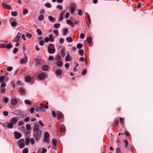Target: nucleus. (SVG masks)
Returning <instances> with one entry per match:
<instances>
[{"label": "nucleus", "instance_id": "f257e3e1", "mask_svg": "<svg viewBox=\"0 0 153 153\" xmlns=\"http://www.w3.org/2000/svg\"><path fill=\"white\" fill-rule=\"evenodd\" d=\"M33 128V136L36 140L37 141L39 140L41 138L42 132L39 129V127L38 125L35 124Z\"/></svg>", "mask_w": 153, "mask_h": 153}, {"label": "nucleus", "instance_id": "f03ea898", "mask_svg": "<svg viewBox=\"0 0 153 153\" xmlns=\"http://www.w3.org/2000/svg\"><path fill=\"white\" fill-rule=\"evenodd\" d=\"M48 51L49 53L53 54L56 51L54 45L52 44H49L48 48Z\"/></svg>", "mask_w": 153, "mask_h": 153}, {"label": "nucleus", "instance_id": "7ed1b4c3", "mask_svg": "<svg viewBox=\"0 0 153 153\" xmlns=\"http://www.w3.org/2000/svg\"><path fill=\"white\" fill-rule=\"evenodd\" d=\"M34 79L33 77H31L29 76H27L25 77V81L26 82H29L30 81L32 82L33 83L34 82Z\"/></svg>", "mask_w": 153, "mask_h": 153}, {"label": "nucleus", "instance_id": "20e7f679", "mask_svg": "<svg viewBox=\"0 0 153 153\" xmlns=\"http://www.w3.org/2000/svg\"><path fill=\"white\" fill-rule=\"evenodd\" d=\"M28 61V57L25 54L24 57L21 59L20 64L21 65L24 64L26 63Z\"/></svg>", "mask_w": 153, "mask_h": 153}, {"label": "nucleus", "instance_id": "39448f33", "mask_svg": "<svg viewBox=\"0 0 153 153\" xmlns=\"http://www.w3.org/2000/svg\"><path fill=\"white\" fill-rule=\"evenodd\" d=\"M21 36V33H18L17 35L14 38L13 40V42H18L20 39Z\"/></svg>", "mask_w": 153, "mask_h": 153}, {"label": "nucleus", "instance_id": "423d86ee", "mask_svg": "<svg viewBox=\"0 0 153 153\" xmlns=\"http://www.w3.org/2000/svg\"><path fill=\"white\" fill-rule=\"evenodd\" d=\"M14 134L15 138L17 139L20 138L22 136V134L20 133L17 131H15Z\"/></svg>", "mask_w": 153, "mask_h": 153}, {"label": "nucleus", "instance_id": "0eeeda50", "mask_svg": "<svg viewBox=\"0 0 153 153\" xmlns=\"http://www.w3.org/2000/svg\"><path fill=\"white\" fill-rule=\"evenodd\" d=\"M19 142H23L22 143H20L19 144V148H23L25 146V144L24 143V140L23 139H21L19 140Z\"/></svg>", "mask_w": 153, "mask_h": 153}, {"label": "nucleus", "instance_id": "6e6552de", "mask_svg": "<svg viewBox=\"0 0 153 153\" xmlns=\"http://www.w3.org/2000/svg\"><path fill=\"white\" fill-rule=\"evenodd\" d=\"M57 116L58 119L60 120L63 117V114L62 112L59 111L57 114Z\"/></svg>", "mask_w": 153, "mask_h": 153}, {"label": "nucleus", "instance_id": "1a4fd4ad", "mask_svg": "<svg viewBox=\"0 0 153 153\" xmlns=\"http://www.w3.org/2000/svg\"><path fill=\"white\" fill-rule=\"evenodd\" d=\"M2 6L3 7L6 9H11V7L10 5L7 4L5 3H2Z\"/></svg>", "mask_w": 153, "mask_h": 153}, {"label": "nucleus", "instance_id": "9d476101", "mask_svg": "<svg viewBox=\"0 0 153 153\" xmlns=\"http://www.w3.org/2000/svg\"><path fill=\"white\" fill-rule=\"evenodd\" d=\"M38 77L40 80H42L44 79L45 77V75L43 73L39 74Z\"/></svg>", "mask_w": 153, "mask_h": 153}, {"label": "nucleus", "instance_id": "9b49d317", "mask_svg": "<svg viewBox=\"0 0 153 153\" xmlns=\"http://www.w3.org/2000/svg\"><path fill=\"white\" fill-rule=\"evenodd\" d=\"M62 71L60 69H57L55 72V74L57 76H59L62 75Z\"/></svg>", "mask_w": 153, "mask_h": 153}, {"label": "nucleus", "instance_id": "f8f14e48", "mask_svg": "<svg viewBox=\"0 0 153 153\" xmlns=\"http://www.w3.org/2000/svg\"><path fill=\"white\" fill-rule=\"evenodd\" d=\"M61 131L62 133H64L65 132L66 128L65 126L63 124L61 125L60 126Z\"/></svg>", "mask_w": 153, "mask_h": 153}, {"label": "nucleus", "instance_id": "ddd939ff", "mask_svg": "<svg viewBox=\"0 0 153 153\" xmlns=\"http://www.w3.org/2000/svg\"><path fill=\"white\" fill-rule=\"evenodd\" d=\"M65 10H62L60 14V16L59 18V20L60 21H62L63 19V16L64 14L65 13Z\"/></svg>", "mask_w": 153, "mask_h": 153}, {"label": "nucleus", "instance_id": "4468645a", "mask_svg": "<svg viewBox=\"0 0 153 153\" xmlns=\"http://www.w3.org/2000/svg\"><path fill=\"white\" fill-rule=\"evenodd\" d=\"M65 48H63L60 51V53L61 55V56L63 57H64L65 56Z\"/></svg>", "mask_w": 153, "mask_h": 153}, {"label": "nucleus", "instance_id": "2eb2a0df", "mask_svg": "<svg viewBox=\"0 0 153 153\" xmlns=\"http://www.w3.org/2000/svg\"><path fill=\"white\" fill-rule=\"evenodd\" d=\"M66 23L67 24L71 25L73 27H74L75 26V25L73 22L70 20H67Z\"/></svg>", "mask_w": 153, "mask_h": 153}, {"label": "nucleus", "instance_id": "dca6fc26", "mask_svg": "<svg viewBox=\"0 0 153 153\" xmlns=\"http://www.w3.org/2000/svg\"><path fill=\"white\" fill-rule=\"evenodd\" d=\"M48 18L50 21L52 22H54L56 21L55 19L51 16H48Z\"/></svg>", "mask_w": 153, "mask_h": 153}, {"label": "nucleus", "instance_id": "f3484780", "mask_svg": "<svg viewBox=\"0 0 153 153\" xmlns=\"http://www.w3.org/2000/svg\"><path fill=\"white\" fill-rule=\"evenodd\" d=\"M17 103L16 100L15 98H13L11 100V103L13 105H15Z\"/></svg>", "mask_w": 153, "mask_h": 153}, {"label": "nucleus", "instance_id": "a211bd4d", "mask_svg": "<svg viewBox=\"0 0 153 153\" xmlns=\"http://www.w3.org/2000/svg\"><path fill=\"white\" fill-rule=\"evenodd\" d=\"M19 91L20 93L21 94V95L24 94L25 92V90L22 88H19Z\"/></svg>", "mask_w": 153, "mask_h": 153}, {"label": "nucleus", "instance_id": "6ab92c4d", "mask_svg": "<svg viewBox=\"0 0 153 153\" xmlns=\"http://www.w3.org/2000/svg\"><path fill=\"white\" fill-rule=\"evenodd\" d=\"M11 122L13 124H15L17 122L16 118L15 117L13 118L11 120Z\"/></svg>", "mask_w": 153, "mask_h": 153}, {"label": "nucleus", "instance_id": "aec40b11", "mask_svg": "<svg viewBox=\"0 0 153 153\" xmlns=\"http://www.w3.org/2000/svg\"><path fill=\"white\" fill-rule=\"evenodd\" d=\"M68 30L67 28H65L63 29V35H65L68 33Z\"/></svg>", "mask_w": 153, "mask_h": 153}, {"label": "nucleus", "instance_id": "412c9836", "mask_svg": "<svg viewBox=\"0 0 153 153\" xmlns=\"http://www.w3.org/2000/svg\"><path fill=\"white\" fill-rule=\"evenodd\" d=\"M7 127L9 128H12L13 127V124L11 123H8L7 125Z\"/></svg>", "mask_w": 153, "mask_h": 153}, {"label": "nucleus", "instance_id": "4be33fe9", "mask_svg": "<svg viewBox=\"0 0 153 153\" xmlns=\"http://www.w3.org/2000/svg\"><path fill=\"white\" fill-rule=\"evenodd\" d=\"M36 111H44V109L41 106H39L36 108Z\"/></svg>", "mask_w": 153, "mask_h": 153}, {"label": "nucleus", "instance_id": "5701e85b", "mask_svg": "<svg viewBox=\"0 0 153 153\" xmlns=\"http://www.w3.org/2000/svg\"><path fill=\"white\" fill-rule=\"evenodd\" d=\"M56 65L59 67H61L63 65V63L61 61H58L56 62Z\"/></svg>", "mask_w": 153, "mask_h": 153}, {"label": "nucleus", "instance_id": "b1692460", "mask_svg": "<svg viewBox=\"0 0 153 153\" xmlns=\"http://www.w3.org/2000/svg\"><path fill=\"white\" fill-rule=\"evenodd\" d=\"M49 40L50 42H53L54 41V39L52 35H50L49 36Z\"/></svg>", "mask_w": 153, "mask_h": 153}, {"label": "nucleus", "instance_id": "393cba45", "mask_svg": "<svg viewBox=\"0 0 153 153\" xmlns=\"http://www.w3.org/2000/svg\"><path fill=\"white\" fill-rule=\"evenodd\" d=\"M48 68V66L47 65H44L42 67V70L44 71H47Z\"/></svg>", "mask_w": 153, "mask_h": 153}, {"label": "nucleus", "instance_id": "a878e982", "mask_svg": "<svg viewBox=\"0 0 153 153\" xmlns=\"http://www.w3.org/2000/svg\"><path fill=\"white\" fill-rule=\"evenodd\" d=\"M44 16L42 14L40 15L38 17V19L40 21L43 20L44 19Z\"/></svg>", "mask_w": 153, "mask_h": 153}, {"label": "nucleus", "instance_id": "bb28decb", "mask_svg": "<svg viewBox=\"0 0 153 153\" xmlns=\"http://www.w3.org/2000/svg\"><path fill=\"white\" fill-rule=\"evenodd\" d=\"M114 123L116 126H118L119 123V121L117 118H116L114 119Z\"/></svg>", "mask_w": 153, "mask_h": 153}, {"label": "nucleus", "instance_id": "cd10ccee", "mask_svg": "<svg viewBox=\"0 0 153 153\" xmlns=\"http://www.w3.org/2000/svg\"><path fill=\"white\" fill-rule=\"evenodd\" d=\"M66 40L67 41L69 42H71L73 41V39L71 37H68L66 38Z\"/></svg>", "mask_w": 153, "mask_h": 153}, {"label": "nucleus", "instance_id": "c85d7f7f", "mask_svg": "<svg viewBox=\"0 0 153 153\" xmlns=\"http://www.w3.org/2000/svg\"><path fill=\"white\" fill-rule=\"evenodd\" d=\"M78 53L80 56H82L84 53V51L82 49H80L79 50Z\"/></svg>", "mask_w": 153, "mask_h": 153}, {"label": "nucleus", "instance_id": "c756f323", "mask_svg": "<svg viewBox=\"0 0 153 153\" xmlns=\"http://www.w3.org/2000/svg\"><path fill=\"white\" fill-rule=\"evenodd\" d=\"M13 47V45L10 44L6 45V48L7 49H10Z\"/></svg>", "mask_w": 153, "mask_h": 153}, {"label": "nucleus", "instance_id": "7c9ffc66", "mask_svg": "<svg viewBox=\"0 0 153 153\" xmlns=\"http://www.w3.org/2000/svg\"><path fill=\"white\" fill-rule=\"evenodd\" d=\"M92 40V38L90 36H89L87 38V40L88 43L90 44Z\"/></svg>", "mask_w": 153, "mask_h": 153}, {"label": "nucleus", "instance_id": "2f4dec72", "mask_svg": "<svg viewBox=\"0 0 153 153\" xmlns=\"http://www.w3.org/2000/svg\"><path fill=\"white\" fill-rule=\"evenodd\" d=\"M120 122L122 124H124V118H123L120 117Z\"/></svg>", "mask_w": 153, "mask_h": 153}, {"label": "nucleus", "instance_id": "473e14b6", "mask_svg": "<svg viewBox=\"0 0 153 153\" xmlns=\"http://www.w3.org/2000/svg\"><path fill=\"white\" fill-rule=\"evenodd\" d=\"M124 142L125 143V147L127 148L128 144V140L126 139H124Z\"/></svg>", "mask_w": 153, "mask_h": 153}, {"label": "nucleus", "instance_id": "72a5a7b5", "mask_svg": "<svg viewBox=\"0 0 153 153\" xmlns=\"http://www.w3.org/2000/svg\"><path fill=\"white\" fill-rule=\"evenodd\" d=\"M52 143H53V145L54 146H56V144H57L56 140L55 139L53 138L52 140Z\"/></svg>", "mask_w": 153, "mask_h": 153}, {"label": "nucleus", "instance_id": "f704fd0d", "mask_svg": "<svg viewBox=\"0 0 153 153\" xmlns=\"http://www.w3.org/2000/svg\"><path fill=\"white\" fill-rule=\"evenodd\" d=\"M60 26V24L59 23L55 24L54 25V27L55 28L57 29L59 28Z\"/></svg>", "mask_w": 153, "mask_h": 153}, {"label": "nucleus", "instance_id": "c9c22d12", "mask_svg": "<svg viewBox=\"0 0 153 153\" xmlns=\"http://www.w3.org/2000/svg\"><path fill=\"white\" fill-rule=\"evenodd\" d=\"M45 6H46L48 8H50L51 7V4L49 3H45Z\"/></svg>", "mask_w": 153, "mask_h": 153}, {"label": "nucleus", "instance_id": "e433bc0d", "mask_svg": "<svg viewBox=\"0 0 153 153\" xmlns=\"http://www.w3.org/2000/svg\"><path fill=\"white\" fill-rule=\"evenodd\" d=\"M76 47L78 49H80L82 47V45L81 44L78 43Z\"/></svg>", "mask_w": 153, "mask_h": 153}, {"label": "nucleus", "instance_id": "4c0bfd02", "mask_svg": "<svg viewBox=\"0 0 153 153\" xmlns=\"http://www.w3.org/2000/svg\"><path fill=\"white\" fill-rule=\"evenodd\" d=\"M12 15L14 16H16L17 15V13L16 11L12 12H11Z\"/></svg>", "mask_w": 153, "mask_h": 153}, {"label": "nucleus", "instance_id": "58836bf2", "mask_svg": "<svg viewBox=\"0 0 153 153\" xmlns=\"http://www.w3.org/2000/svg\"><path fill=\"white\" fill-rule=\"evenodd\" d=\"M11 25L13 27H16L17 25V23L16 22H13L11 23Z\"/></svg>", "mask_w": 153, "mask_h": 153}, {"label": "nucleus", "instance_id": "ea45409f", "mask_svg": "<svg viewBox=\"0 0 153 153\" xmlns=\"http://www.w3.org/2000/svg\"><path fill=\"white\" fill-rule=\"evenodd\" d=\"M28 149L27 148H25L23 151V153H28Z\"/></svg>", "mask_w": 153, "mask_h": 153}, {"label": "nucleus", "instance_id": "a19ab883", "mask_svg": "<svg viewBox=\"0 0 153 153\" xmlns=\"http://www.w3.org/2000/svg\"><path fill=\"white\" fill-rule=\"evenodd\" d=\"M28 12V10L27 9H24L23 11V14L24 15H25Z\"/></svg>", "mask_w": 153, "mask_h": 153}, {"label": "nucleus", "instance_id": "79ce46f5", "mask_svg": "<svg viewBox=\"0 0 153 153\" xmlns=\"http://www.w3.org/2000/svg\"><path fill=\"white\" fill-rule=\"evenodd\" d=\"M78 14L79 16H82V11L81 9L79 10L78 11Z\"/></svg>", "mask_w": 153, "mask_h": 153}, {"label": "nucleus", "instance_id": "37998d69", "mask_svg": "<svg viewBox=\"0 0 153 153\" xmlns=\"http://www.w3.org/2000/svg\"><path fill=\"white\" fill-rule=\"evenodd\" d=\"M87 72V71L85 69H84L82 70V74L83 75H85L86 74Z\"/></svg>", "mask_w": 153, "mask_h": 153}, {"label": "nucleus", "instance_id": "c03bdc74", "mask_svg": "<svg viewBox=\"0 0 153 153\" xmlns=\"http://www.w3.org/2000/svg\"><path fill=\"white\" fill-rule=\"evenodd\" d=\"M26 129L27 130H29L30 129V125L28 124H27L26 125Z\"/></svg>", "mask_w": 153, "mask_h": 153}, {"label": "nucleus", "instance_id": "a18cd8bd", "mask_svg": "<svg viewBox=\"0 0 153 153\" xmlns=\"http://www.w3.org/2000/svg\"><path fill=\"white\" fill-rule=\"evenodd\" d=\"M53 33L56 35V36H58L59 34V32L58 30H53Z\"/></svg>", "mask_w": 153, "mask_h": 153}, {"label": "nucleus", "instance_id": "49530a36", "mask_svg": "<svg viewBox=\"0 0 153 153\" xmlns=\"http://www.w3.org/2000/svg\"><path fill=\"white\" fill-rule=\"evenodd\" d=\"M30 143V140L28 138H27L26 139L25 143L26 145H28Z\"/></svg>", "mask_w": 153, "mask_h": 153}, {"label": "nucleus", "instance_id": "de8ad7c7", "mask_svg": "<svg viewBox=\"0 0 153 153\" xmlns=\"http://www.w3.org/2000/svg\"><path fill=\"white\" fill-rule=\"evenodd\" d=\"M70 56L69 55H67L65 57V59L67 61H70Z\"/></svg>", "mask_w": 153, "mask_h": 153}, {"label": "nucleus", "instance_id": "09e8293b", "mask_svg": "<svg viewBox=\"0 0 153 153\" xmlns=\"http://www.w3.org/2000/svg\"><path fill=\"white\" fill-rule=\"evenodd\" d=\"M49 134L48 132H46L44 134V137H49Z\"/></svg>", "mask_w": 153, "mask_h": 153}, {"label": "nucleus", "instance_id": "8fccbe9b", "mask_svg": "<svg viewBox=\"0 0 153 153\" xmlns=\"http://www.w3.org/2000/svg\"><path fill=\"white\" fill-rule=\"evenodd\" d=\"M37 32L39 35H40L42 34V32L39 29H37Z\"/></svg>", "mask_w": 153, "mask_h": 153}, {"label": "nucleus", "instance_id": "3c124183", "mask_svg": "<svg viewBox=\"0 0 153 153\" xmlns=\"http://www.w3.org/2000/svg\"><path fill=\"white\" fill-rule=\"evenodd\" d=\"M64 39L63 38H60L59 40V43L61 44H63L64 42Z\"/></svg>", "mask_w": 153, "mask_h": 153}, {"label": "nucleus", "instance_id": "603ef678", "mask_svg": "<svg viewBox=\"0 0 153 153\" xmlns=\"http://www.w3.org/2000/svg\"><path fill=\"white\" fill-rule=\"evenodd\" d=\"M4 76H0V82H2L4 79Z\"/></svg>", "mask_w": 153, "mask_h": 153}, {"label": "nucleus", "instance_id": "864d4df0", "mask_svg": "<svg viewBox=\"0 0 153 153\" xmlns=\"http://www.w3.org/2000/svg\"><path fill=\"white\" fill-rule=\"evenodd\" d=\"M141 3H137V7L138 9H140L141 7Z\"/></svg>", "mask_w": 153, "mask_h": 153}, {"label": "nucleus", "instance_id": "5fc2aeb1", "mask_svg": "<svg viewBox=\"0 0 153 153\" xmlns=\"http://www.w3.org/2000/svg\"><path fill=\"white\" fill-rule=\"evenodd\" d=\"M54 59V57L52 56H50L49 57L48 60L49 61L53 60Z\"/></svg>", "mask_w": 153, "mask_h": 153}, {"label": "nucleus", "instance_id": "6e6d98bb", "mask_svg": "<svg viewBox=\"0 0 153 153\" xmlns=\"http://www.w3.org/2000/svg\"><path fill=\"white\" fill-rule=\"evenodd\" d=\"M25 102L27 104L30 105L31 104V102L28 100H25Z\"/></svg>", "mask_w": 153, "mask_h": 153}, {"label": "nucleus", "instance_id": "4d7b16f0", "mask_svg": "<svg viewBox=\"0 0 153 153\" xmlns=\"http://www.w3.org/2000/svg\"><path fill=\"white\" fill-rule=\"evenodd\" d=\"M52 116L53 117H56V112L54 111L53 110L52 111Z\"/></svg>", "mask_w": 153, "mask_h": 153}, {"label": "nucleus", "instance_id": "13d9d810", "mask_svg": "<svg viewBox=\"0 0 153 153\" xmlns=\"http://www.w3.org/2000/svg\"><path fill=\"white\" fill-rule=\"evenodd\" d=\"M61 59V57L59 55H57L55 57V59L57 60L60 59Z\"/></svg>", "mask_w": 153, "mask_h": 153}, {"label": "nucleus", "instance_id": "bf43d9fd", "mask_svg": "<svg viewBox=\"0 0 153 153\" xmlns=\"http://www.w3.org/2000/svg\"><path fill=\"white\" fill-rule=\"evenodd\" d=\"M56 8L57 9H59L60 10H62L63 9L62 7L60 5H57L56 6Z\"/></svg>", "mask_w": 153, "mask_h": 153}, {"label": "nucleus", "instance_id": "052dcab7", "mask_svg": "<svg viewBox=\"0 0 153 153\" xmlns=\"http://www.w3.org/2000/svg\"><path fill=\"white\" fill-rule=\"evenodd\" d=\"M85 37V34L83 33H81L79 37L80 39H83Z\"/></svg>", "mask_w": 153, "mask_h": 153}, {"label": "nucleus", "instance_id": "680f3d73", "mask_svg": "<svg viewBox=\"0 0 153 153\" xmlns=\"http://www.w3.org/2000/svg\"><path fill=\"white\" fill-rule=\"evenodd\" d=\"M24 124V122L23 121H20L18 123V125H22Z\"/></svg>", "mask_w": 153, "mask_h": 153}, {"label": "nucleus", "instance_id": "e2e57ef3", "mask_svg": "<svg viewBox=\"0 0 153 153\" xmlns=\"http://www.w3.org/2000/svg\"><path fill=\"white\" fill-rule=\"evenodd\" d=\"M44 140L47 143H48L50 141V139L49 137H45L44 138Z\"/></svg>", "mask_w": 153, "mask_h": 153}, {"label": "nucleus", "instance_id": "0e129e2a", "mask_svg": "<svg viewBox=\"0 0 153 153\" xmlns=\"http://www.w3.org/2000/svg\"><path fill=\"white\" fill-rule=\"evenodd\" d=\"M30 142L31 144L33 145L35 143V141L34 139L33 138H31L30 140Z\"/></svg>", "mask_w": 153, "mask_h": 153}, {"label": "nucleus", "instance_id": "69168bd1", "mask_svg": "<svg viewBox=\"0 0 153 153\" xmlns=\"http://www.w3.org/2000/svg\"><path fill=\"white\" fill-rule=\"evenodd\" d=\"M12 69L13 68L11 66H9L7 68V70L8 71H11Z\"/></svg>", "mask_w": 153, "mask_h": 153}, {"label": "nucleus", "instance_id": "338daca9", "mask_svg": "<svg viewBox=\"0 0 153 153\" xmlns=\"http://www.w3.org/2000/svg\"><path fill=\"white\" fill-rule=\"evenodd\" d=\"M26 36L27 37H28L29 38H31L32 36V35L30 33H27L26 34Z\"/></svg>", "mask_w": 153, "mask_h": 153}, {"label": "nucleus", "instance_id": "774afa93", "mask_svg": "<svg viewBox=\"0 0 153 153\" xmlns=\"http://www.w3.org/2000/svg\"><path fill=\"white\" fill-rule=\"evenodd\" d=\"M39 125L41 126L42 127H43V126H44V124L43 123V122H42V121L39 120Z\"/></svg>", "mask_w": 153, "mask_h": 153}]
</instances>
